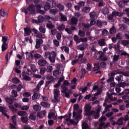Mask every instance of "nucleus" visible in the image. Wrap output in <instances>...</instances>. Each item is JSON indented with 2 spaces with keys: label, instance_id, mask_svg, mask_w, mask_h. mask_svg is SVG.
I'll return each mask as SVG.
<instances>
[{
  "label": "nucleus",
  "instance_id": "nucleus-21",
  "mask_svg": "<svg viewBox=\"0 0 129 129\" xmlns=\"http://www.w3.org/2000/svg\"><path fill=\"white\" fill-rule=\"evenodd\" d=\"M21 119L23 123L28 124L29 123V119H28V117L27 116L21 117Z\"/></svg>",
  "mask_w": 129,
  "mask_h": 129
},
{
  "label": "nucleus",
  "instance_id": "nucleus-55",
  "mask_svg": "<svg viewBox=\"0 0 129 129\" xmlns=\"http://www.w3.org/2000/svg\"><path fill=\"white\" fill-rule=\"evenodd\" d=\"M38 95L37 93H34L32 97V100H36V99H38Z\"/></svg>",
  "mask_w": 129,
  "mask_h": 129
},
{
  "label": "nucleus",
  "instance_id": "nucleus-22",
  "mask_svg": "<svg viewBox=\"0 0 129 129\" xmlns=\"http://www.w3.org/2000/svg\"><path fill=\"white\" fill-rule=\"evenodd\" d=\"M2 11L3 10H0V16H1V17H3L4 18L8 17V13L5 12V10Z\"/></svg>",
  "mask_w": 129,
  "mask_h": 129
},
{
  "label": "nucleus",
  "instance_id": "nucleus-18",
  "mask_svg": "<svg viewBox=\"0 0 129 129\" xmlns=\"http://www.w3.org/2000/svg\"><path fill=\"white\" fill-rule=\"evenodd\" d=\"M9 48V44L8 43H3L2 45V51L5 52Z\"/></svg>",
  "mask_w": 129,
  "mask_h": 129
},
{
  "label": "nucleus",
  "instance_id": "nucleus-17",
  "mask_svg": "<svg viewBox=\"0 0 129 129\" xmlns=\"http://www.w3.org/2000/svg\"><path fill=\"white\" fill-rule=\"evenodd\" d=\"M71 24L72 25H74L75 26H76L77 25V23H78V19L73 17L71 20Z\"/></svg>",
  "mask_w": 129,
  "mask_h": 129
},
{
  "label": "nucleus",
  "instance_id": "nucleus-29",
  "mask_svg": "<svg viewBox=\"0 0 129 129\" xmlns=\"http://www.w3.org/2000/svg\"><path fill=\"white\" fill-rule=\"evenodd\" d=\"M102 13L103 15H108V14H109V10L107 8H104L102 10Z\"/></svg>",
  "mask_w": 129,
  "mask_h": 129
},
{
  "label": "nucleus",
  "instance_id": "nucleus-60",
  "mask_svg": "<svg viewBox=\"0 0 129 129\" xmlns=\"http://www.w3.org/2000/svg\"><path fill=\"white\" fill-rule=\"evenodd\" d=\"M74 40L76 42V43H79L80 38L79 37H78V36L76 35H74Z\"/></svg>",
  "mask_w": 129,
  "mask_h": 129
},
{
  "label": "nucleus",
  "instance_id": "nucleus-62",
  "mask_svg": "<svg viewBox=\"0 0 129 129\" xmlns=\"http://www.w3.org/2000/svg\"><path fill=\"white\" fill-rule=\"evenodd\" d=\"M34 57L35 59H40V58H42V55L39 53H35L34 54Z\"/></svg>",
  "mask_w": 129,
  "mask_h": 129
},
{
  "label": "nucleus",
  "instance_id": "nucleus-4",
  "mask_svg": "<svg viewBox=\"0 0 129 129\" xmlns=\"http://www.w3.org/2000/svg\"><path fill=\"white\" fill-rule=\"evenodd\" d=\"M91 106L86 105L85 106V112H86V115L87 116H91L92 114H94L95 113V111L94 110L91 111Z\"/></svg>",
  "mask_w": 129,
  "mask_h": 129
},
{
  "label": "nucleus",
  "instance_id": "nucleus-61",
  "mask_svg": "<svg viewBox=\"0 0 129 129\" xmlns=\"http://www.w3.org/2000/svg\"><path fill=\"white\" fill-rule=\"evenodd\" d=\"M45 72H46V69L45 68H42L40 69V74H41V75H44Z\"/></svg>",
  "mask_w": 129,
  "mask_h": 129
},
{
  "label": "nucleus",
  "instance_id": "nucleus-47",
  "mask_svg": "<svg viewBox=\"0 0 129 129\" xmlns=\"http://www.w3.org/2000/svg\"><path fill=\"white\" fill-rule=\"evenodd\" d=\"M119 59V55H116V54L114 55L113 57V61H114V62H116V61H118Z\"/></svg>",
  "mask_w": 129,
  "mask_h": 129
},
{
  "label": "nucleus",
  "instance_id": "nucleus-28",
  "mask_svg": "<svg viewBox=\"0 0 129 129\" xmlns=\"http://www.w3.org/2000/svg\"><path fill=\"white\" fill-rule=\"evenodd\" d=\"M57 30L60 31H64V30H65V25L63 24H61L57 26Z\"/></svg>",
  "mask_w": 129,
  "mask_h": 129
},
{
  "label": "nucleus",
  "instance_id": "nucleus-54",
  "mask_svg": "<svg viewBox=\"0 0 129 129\" xmlns=\"http://www.w3.org/2000/svg\"><path fill=\"white\" fill-rule=\"evenodd\" d=\"M38 23H43L44 22V17L42 16H39L38 17Z\"/></svg>",
  "mask_w": 129,
  "mask_h": 129
},
{
  "label": "nucleus",
  "instance_id": "nucleus-30",
  "mask_svg": "<svg viewBox=\"0 0 129 129\" xmlns=\"http://www.w3.org/2000/svg\"><path fill=\"white\" fill-rule=\"evenodd\" d=\"M26 55H27L29 59H32V60H33V58H34V55H33V53H32V52H29L28 51H26L25 52Z\"/></svg>",
  "mask_w": 129,
  "mask_h": 129
},
{
  "label": "nucleus",
  "instance_id": "nucleus-38",
  "mask_svg": "<svg viewBox=\"0 0 129 129\" xmlns=\"http://www.w3.org/2000/svg\"><path fill=\"white\" fill-rule=\"evenodd\" d=\"M47 72L50 73L53 71V67L52 66H48L47 67V69H46Z\"/></svg>",
  "mask_w": 129,
  "mask_h": 129
},
{
  "label": "nucleus",
  "instance_id": "nucleus-13",
  "mask_svg": "<svg viewBox=\"0 0 129 129\" xmlns=\"http://www.w3.org/2000/svg\"><path fill=\"white\" fill-rule=\"evenodd\" d=\"M27 10L30 12V14H34L35 13V7L33 5H30L28 8H27Z\"/></svg>",
  "mask_w": 129,
  "mask_h": 129
},
{
  "label": "nucleus",
  "instance_id": "nucleus-15",
  "mask_svg": "<svg viewBox=\"0 0 129 129\" xmlns=\"http://www.w3.org/2000/svg\"><path fill=\"white\" fill-rule=\"evenodd\" d=\"M60 89H62L61 91V93H66L68 91V87L64 85H61L60 86Z\"/></svg>",
  "mask_w": 129,
  "mask_h": 129
},
{
  "label": "nucleus",
  "instance_id": "nucleus-20",
  "mask_svg": "<svg viewBox=\"0 0 129 129\" xmlns=\"http://www.w3.org/2000/svg\"><path fill=\"white\" fill-rule=\"evenodd\" d=\"M98 44H99V46H100L101 47H103V46H105V39H100L98 41Z\"/></svg>",
  "mask_w": 129,
  "mask_h": 129
},
{
  "label": "nucleus",
  "instance_id": "nucleus-24",
  "mask_svg": "<svg viewBox=\"0 0 129 129\" xmlns=\"http://www.w3.org/2000/svg\"><path fill=\"white\" fill-rule=\"evenodd\" d=\"M122 99L124 100L125 103H129V96L127 95H125L122 97Z\"/></svg>",
  "mask_w": 129,
  "mask_h": 129
},
{
  "label": "nucleus",
  "instance_id": "nucleus-48",
  "mask_svg": "<svg viewBox=\"0 0 129 129\" xmlns=\"http://www.w3.org/2000/svg\"><path fill=\"white\" fill-rule=\"evenodd\" d=\"M74 111H78V110L79 109V105H78V104H75L74 105Z\"/></svg>",
  "mask_w": 129,
  "mask_h": 129
},
{
  "label": "nucleus",
  "instance_id": "nucleus-40",
  "mask_svg": "<svg viewBox=\"0 0 129 129\" xmlns=\"http://www.w3.org/2000/svg\"><path fill=\"white\" fill-rule=\"evenodd\" d=\"M39 30L40 33H42V34H45V33H46V28H44L43 26H40Z\"/></svg>",
  "mask_w": 129,
  "mask_h": 129
},
{
  "label": "nucleus",
  "instance_id": "nucleus-45",
  "mask_svg": "<svg viewBox=\"0 0 129 129\" xmlns=\"http://www.w3.org/2000/svg\"><path fill=\"white\" fill-rule=\"evenodd\" d=\"M116 38L117 40H121L122 39V34L121 33H118L116 35Z\"/></svg>",
  "mask_w": 129,
  "mask_h": 129
},
{
  "label": "nucleus",
  "instance_id": "nucleus-7",
  "mask_svg": "<svg viewBox=\"0 0 129 129\" xmlns=\"http://www.w3.org/2000/svg\"><path fill=\"white\" fill-rule=\"evenodd\" d=\"M123 120H124V118L120 117L117 122H114L111 123L112 125H115V124H118L119 125H122L123 124Z\"/></svg>",
  "mask_w": 129,
  "mask_h": 129
},
{
  "label": "nucleus",
  "instance_id": "nucleus-44",
  "mask_svg": "<svg viewBox=\"0 0 129 129\" xmlns=\"http://www.w3.org/2000/svg\"><path fill=\"white\" fill-rule=\"evenodd\" d=\"M27 114V112L24 111H20L18 112V115L22 116V115H26Z\"/></svg>",
  "mask_w": 129,
  "mask_h": 129
},
{
  "label": "nucleus",
  "instance_id": "nucleus-31",
  "mask_svg": "<svg viewBox=\"0 0 129 129\" xmlns=\"http://www.w3.org/2000/svg\"><path fill=\"white\" fill-rule=\"evenodd\" d=\"M53 94L55 96H59L60 95V90L58 89H54Z\"/></svg>",
  "mask_w": 129,
  "mask_h": 129
},
{
  "label": "nucleus",
  "instance_id": "nucleus-6",
  "mask_svg": "<svg viewBox=\"0 0 129 129\" xmlns=\"http://www.w3.org/2000/svg\"><path fill=\"white\" fill-rule=\"evenodd\" d=\"M88 47V43H82L78 46V49L80 50V51H83L86 48H87Z\"/></svg>",
  "mask_w": 129,
  "mask_h": 129
},
{
  "label": "nucleus",
  "instance_id": "nucleus-16",
  "mask_svg": "<svg viewBox=\"0 0 129 129\" xmlns=\"http://www.w3.org/2000/svg\"><path fill=\"white\" fill-rule=\"evenodd\" d=\"M101 54L99 56L100 59H101V61H104L105 62V61H107L108 58L107 57L104 56V53L101 51Z\"/></svg>",
  "mask_w": 129,
  "mask_h": 129
},
{
  "label": "nucleus",
  "instance_id": "nucleus-63",
  "mask_svg": "<svg viewBox=\"0 0 129 129\" xmlns=\"http://www.w3.org/2000/svg\"><path fill=\"white\" fill-rule=\"evenodd\" d=\"M92 65L90 63H88L87 64V68L86 69L88 71H91Z\"/></svg>",
  "mask_w": 129,
  "mask_h": 129
},
{
  "label": "nucleus",
  "instance_id": "nucleus-56",
  "mask_svg": "<svg viewBox=\"0 0 129 129\" xmlns=\"http://www.w3.org/2000/svg\"><path fill=\"white\" fill-rule=\"evenodd\" d=\"M119 27L120 30H121L122 31H123L124 30H125V29H126V25L124 24H120Z\"/></svg>",
  "mask_w": 129,
  "mask_h": 129
},
{
  "label": "nucleus",
  "instance_id": "nucleus-41",
  "mask_svg": "<svg viewBox=\"0 0 129 129\" xmlns=\"http://www.w3.org/2000/svg\"><path fill=\"white\" fill-rule=\"evenodd\" d=\"M50 8H51V5H50L49 3H47L44 6V9L45 11H49Z\"/></svg>",
  "mask_w": 129,
  "mask_h": 129
},
{
  "label": "nucleus",
  "instance_id": "nucleus-39",
  "mask_svg": "<svg viewBox=\"0 0 129 129\" xmlns=\"http://www.w3.org/2000/svg\"><path fill=\"white\" fill-rule=\"evenodd\" d=\"M46 79L47 80H50V81H52V82H54V81L55 80V78L52 76H46Z\"/></svg>",
  "mask_w": 129,
  "mask_h": 129
},
{
  "label": "nucleus",
  "instance_id": "nucleus-46",
  "mask_svg": "<svg viewBox=\"0 0 129 129\" xmlns=\"http://www.w3.org/2000/svg\"><path fill=\"white\" fill-rule=\"evenodd\" d=\"M121 44L123 45V46H127V45H129V41L123 40L121 41Z\"/></svg>",
  "mask_w": 129,
  "mask_h": 129
},
{
  "label": "nucleus",
  "instance_id": "nucleus-42",
  "mask_svg": "<svg viewBox=\"0 0 129 129\" xmlns=\"http://www.w3.org/2000/svg\"><path fill=\"white\" fill-rule=\"evenodd\" d=\"M17 116L16 115H13L12 118L11 119L12 120L13 123V124H17Z\"/></svg>",
  "mask_w": 129,
  "mask_h": 129
},
{
  "label": "nucleus",
  "instance_id": "nucleus-33",
  "mask_svg": "<svg viewBox=\"0 0 129 129\" xmlns=\"http://www.w3.org/2000/svg\"><path fill=\"white\" fill-rule=\"evenodd\" d=\"M78 35L80 36V37L83 38V37H85V32L81 30H80L79 31Z\"/></svg>",
  "mask_w": 129,
  "mask_h": 129
},
{
  "label": "nucleus",
  "instance_id": "nucleus-25",
  "mask_svg": "<svg viewBox=\"0 0 129 129\" xmlns=\"http://www.w3.org/2000/svg\"><path fill=\"white\" fill-rule=\"evenodd\" d=\"M58 13V10L56 9H52L49 10V13L51 14V15H53V16H55V15Z\"/></svg>",
  "mask_w": 129,
  "mask_h": 129
},
{
  "label": "nucleus",
  "instance_id": "nucleus-10",
  "mask_svg": "<svg viewBox=\"0 0 129 129\" xmlns=\"http://www.w3.org/2000/svg\"><path fill=\"white\" fill-rule=\"evenodd\" d=\"M47 60L45 59H40L37 62V64L39 66H41V67L46 66V65H47Z\"/></svg>",
  "mask_w": 129,
  "mask_h": 129
},
{
  "label": "nucleus",
  "instance_id": "nucleus-64",
  "mask_svg": "<svg viewBox=\"0 0 129 129\" xmlns=\"http://www.w3.org/2000/svg\"><path fill=\"white\" fill-rule=\"evenodd\" d=\"M62 85H63V86H66V87L69 86V85H70V83L68 82V80H64Z\"/></svg>",
  "mask_w": 129,
  "mask_h": 129
},
{
  "label": "nucleus",
  "instance_id": "nucleus-58",
  "mask_svg": "<svg viewBox=\"0 0 129 129\" xmlns=\"http://www.w3.org/2000/svg\"><path fill=\"white\" fill-rule=\"evenodd\" d=\"M29 118L31 120H36V115H34V114H31L29 115Z\"/></svg>",
  "mask_w": 129,
  "mask_h": 129
},
{
  "label": "nucleus",
  "instance_id": "nucleus-59",
  "mask_svg": "<svg viewBox=\"0 0 129 129\" xmlns=\"http://www.w3.org/2000/svg\"><path fill=\"white\" fill-rule=\"evenodd\" d=\"M97 26L98 27V28H101L102 27V22L97 20Z\"/></svg>",
  "mask_w": 129,
  "mask_h": 129
},
{
  "label": "nucleus",
  "instance_id": "nucleus-35",
  "mask_svg": "<svg viewBox=\"0 0 129 129\" xmlns=\"http://www.w3.org/2000/svg\"><path fill=\"white\" fill-rule=\"evenodd\" d=\"M80 60H79V58L76 59H74L72 61V65L74 66L75 64H77V63H79L80 64Z\"/></svg>",
  "mask_w": 129,
  "mask_h": 129
},
{
  "label": "nucleus",
  "instance_id": "nucleus-1",
  "mask_svg": "<svg viewBox=\"0 0 129 129\" xmlns=\"http://www.w3.org/2000/svg\"><path fill=\"white\" fill-rule=\"evenodd\" d=\"M48 59L49 61L51 62V63H55V61L56 59V56H57V54H56V52L52 51L51 52H46L44 54V57L45 58H48Z\"/></svg>",
  "mask_w": 129,
  "mask_h": 129
},
{
  "label": "nucleus",
  "instance_id": "nucleus-11",
  "mask_svg": "<svg viewBox=\"0 0 129 129\" xmlns=\"http://www.w3.org/2000/svg\"><path fill=\"white\" fill-rule=\"evenodd\" d=\"M0 112H2V114L5 115V116H8V114H7V108H6V107L0 106Z\"/></svg>",
  "mask_w": 129,
  "mask_h": 129
},
{
  "label": "nucleus",
  "instance_id": "nucleus-50",
  "mask_svg": "<svg viewBox=\"0 0 129 129\" xmlns=\"http://www.w3.org/2000/svg\"><path fill=\"white\" fill-rule=\"evenodd\" d=\"M57 7L59 9V11H63V10H64V6L62 5L60 3L57 4Z\"/></svg>",
  "mask_w": 129,
  "mask_h": 129
},
{
  "label": "nucleus",
  "instance_id": "nucleus-5",
  "mask_svg": "<svg viewBox=\"0 0 129 129\" xmlns=\"http://www.w3.org/2000/svg\"><path fill=\"white\" fill-rule=\"evenodd\" d=\"M117 16V17H121V15L118 12L113 11L111 14L107 16V18L109 21H112L114 16Z\"/></svg>",
  "mask_w": 129,
  "mask_h": 129
},
{
  "label": "nucleus",
  "instance_id": "nucleus-32",
  "mask_svg": "<svg viewBox=\"0 0 129 129\" xmlns=\"http://www.w3.org/2000/svg\"><path fill=\"white\" fill-rule=\"evenodd\" d=\"M110 34H115L116 33V29L114 26H112V28L109 30Z\"/></svg>",
  "mask_w": 129,
  "mask_h": 129
},
{
  "label": "nucleus",
  "instance_id": "nucleus-51",
  "mask_svg": "<svg viewBox=\"0 0 129 129\" xmlns=\"http://www.w3.org/2000/svg\"><path fill=\"white\" fill-rule=\"evenodd\" d=\"M54 116H55V112H53L51 113H49L47 117L49 119H51Z\"/></svg>",
  "mask_w": 129,
  "mask_h": 129
},
{
  "label": "nucleus",
  "instance_id": "nucleus-23",
  "mask_svg": "<svg viewBox=\"0 0 129 129\" xmlns=\"http://www.w3.org/2000/svg\"><path fill=\"white\" fill-rule=\"evenodd\" d=\"M59 16L60 17V20L62 22H66L67 21V17L65 15H63L61 13H59Z\"/></svg>",
  "mask_w": 129,
  "mask_h": 129
},
{
  "label": "nucleus",
  "instance_id": "nucleus-3",
  "mask_svg": "<svg viewBox=\"0 0 129 129\" xmlns=\"http://www.w3.org/2000/svg\"><path fill=\"white\" fill-rule=\"evenodd\" d=\"M82 109H79L78 110L77 112L75 111L73 112V117H75V120L81 119L82 118Z\"/></svg>",
  "mask_w": 129,
  "mask_h": 129
},
{
  "label": "nucleus",
  "instance_id": "nucleus-19",
  "mask_svg": "<svg viewBox=\"0 0 129 129\" xmlns=\"http://www.w3.org/2000/svg\"><path fill=\"white\" fill-rule=\"evenodd\" d=\"M115 80L118 81V83H119L120 82H122L123 81V76L119 75L116 77Z\"/></svg>",
  "mask_w": 129,
  "mask_h": 129
},
{
  "label": "nucleus",
  "instance_id": "nucleus-26",
  "mask_svg": "<svg viewBox=\"0 0 129 129\" xmlns=\"http://www.w3.org/2000/svg\"><path fill=\"white\" fill-rule=\"evenodd\" d=\"M33 108L35 111H40V110H41V106L39 105H33Z\"/></svg>",
  "mask_w": 129,
  "mask_h": 129
},
{
  "label": "nucleus",
  "instance_id": "nucleus-53",
  "mask_svg": "<svg viewBox=\"0 0 129 129\" xmlns=\"http://www.w3.org/2000/svg\"><path fill=\"white\" fill-rule=\"evenodd\" d=\"M88 39L87 37H82V38H80V40L79 41V43H81V42H87Z\"/></svg>",
  "mask_w": 129,
  "mask_h": 129
},
{
  "label": "nucleus",
  "instance_id": "nucleus-52",
  "mask_svg": "<svg viewBox=\"0 0 129 129\" xmlns=\"http://www.w3.org/2000/svg\"><path fill=\"white\" fill-rule=\"evenodd\" d=\"M83 12L84 13H89L90 12V8L89 7H85L83 9Z\"/></svg>",
  "mask_w": 129,
  "mask_h": 129
},
{
  "label": "nucleus",
  "instance_id": "nucleus-57",
  "mask_svg": "<svg viewBox=\"0 0 129 129\" xmlns=\"http://www.w3.org/2000/svg\"><path fill=\"white\" fill-rule=\"evenodd\" d=\"M36 11L38 14H40V15H44L45 14V12L44 11V10H41L40 9H36Z\"/></svg>",
  "mask_w": 129,
  "mask_h": 129
},
{
  "label": "nucleus",
  "instance_id": "nucleus-37",
  "mask_svg": "<svg viewBox=\"0 0 129 129\" xmlns=\"http://www.w3.org/2000/svg\"><path fill=\"white\" fill-rule=\"evenodd\" d=\"M31 69L33 72L34 73H36L37 72V68L36 67V66L35 64H31L30 66Z\"/></svg>",
  "mask_w": 129,
  "mask_h": 129
},
{
  "label": "nucleus",
  "instance_id": "nucleus-8",
  "mask_svg": "<svg viewBox=\"0 0 129 129\" xmlns=\"http://www.w3.org/2000/svg\"><path fill=\"white\" fill-rule=\"evenodd\" d=\"M43 41L42 39H37L36 40L35 49H39L41 47V44Z\"/></svg>",
  "mask_w": 129,
  "mask_h": 129
},
{
  "label": "nucleus",
  "instance_id": "nucleus-36",
  "mask_svg": "<svg viewBox=\"0 0 129 129\" xmlns=\"http://www.w3.org/2000/svg\"><path fill=\"white\" fill-rule=\"evenodd\" d=\"M2 41L3 42V44H8V43H7V42L8 41V36H2Z\"/></svg>",
  "mask_w": 129,
  "mask_h": 129
},
{
  "label": "nucleus",
  "instance_id": "nucleus-9",
  "mask_svg": "<svg viewBox=\"0 0 129 129\" xmlns=\"http://www.w3.org/2000/svg\"><path fill=\"white\" fill-rule=\"evenodd\" d=\"M24 30L25 33V37H26V36H30V35H31V33H32V30H31V28L29 27L24 28Z\"/></svg>",
  "mask_w": 129,
  "mask_h": 129
},
{
  "label": "nucleus",
  "instance_id": "nucleus-2",
  "mask_svg": "<svg viewBox=\"0 0 129 129\" xmlns=\"http://www.w3.org/2000/svg\"><path fill=\"white\" fill-rule=\"evenodd\" d=\"M26 74L29 76L32 75V71L29 69H27L26 72V71L23 70V72H22L23 80H25V81H31V80H32V78H31L29 76H27Z\"/></svg>",
  "mask_w": 129,
  "mask_h": 129
},
{
  "label": "nucleus",
  "instance_id": "nucleus-43",
  "mask_svg": "<svg viewBox=\"0 0 129 129\" xmlns=\"http://www.w3.org/2000/svg\"><path fill=\"white\" fill-rule=\"evenodd\" d=\"M41 105L43 106V107H49L50 104L49 103L45 102H41Z\"/></svg>",
  "mask_w": 129,
  "mask_h": 129
},
{
  "label": "nucleus",
  "instance_id": "nucleus-34",
  "mask_svg": "<svg viewBox=\"0 0 129 129\" xmlns=\"http://www.w3.org/2000/svg\"><path fill=\"white\" fill-rule=\"evenodd\" d=\"M12 82L14 83V84H19V83H20V80L17 78H15L12 79Z\"/></svg>",
  "mask_w": 129,
  "mask_h": 129
},
{
  "label": "nucleus",
  "instance_id": "nucleus-27",
  "mask_svg": "<svg viewBox=\"0 0 129 129\" xmlns=\"http://www.w3.org/2000/svg\"><path fill=\"white\" fill-rule=\"evenodd\" d=\"M43 84H44V80H41L40 81L38 84L37 85L36 88L35 89L36 90V89H37V91L38 90H39L40 89V88H41V86H42V85H43Z\"/></svg>",
  "mask_w": 129,
  "mask_h": 129
},
{
  "label": "nucleus",
  "instance_id": "nucleus-49",
  "mask_svg": "<svg viewBox=\"0 0 129 129\" xmlns=\"http://www.w3.org/2000/svg\"><path fill=\"white\" fill-rule=\"evenodd\" d=\"M6 101L8 103H9V104H10V103H11V102H12V103H14V100H13V99H12L11 98H9V97L6 98Z\"/></svg>",
  "mask_w": 129,
  "mask_h": 129
},
{
  "label": "nucleus",
  "instance_id": "nucleus-12",
  "mask_svg": "<svg viewBox=\"0 0 129 129\" xmlns=\"http://www.w3.org/2000/svg\"><path fill=\"white\" fill-rule=\"evenodd\" d=\"M78 59H81L80 62L81 63H86L87 62V59L84 58H83V54H80L78 56Z\"/></svg>",
  "mask_w": 129,
  "mask_h": 129
},
{
  "label": "nucleus",
  "instance_id": "nucleus-14",
  "mask_svg": "<svg viewBox=\"0 0 129 129\" xmlns=\"http://www.w3.org/2000/svg\"><path fill=\"white\" fill-rule=\"evenodd\" d=\"M94 72H95V71H98V70H100V66L99 62L94 63Z\"/></svg>",
  "mask_w": 129,
  "mask_h": 129
}]
</instances>
